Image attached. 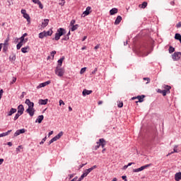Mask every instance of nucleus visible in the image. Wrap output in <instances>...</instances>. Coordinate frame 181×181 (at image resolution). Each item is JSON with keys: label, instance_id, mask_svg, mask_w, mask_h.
I'll use <instances>...</instances> for the list:
<instances>
[{"label": "nucleus", "instance_id": "f257e3e1", "mask_svg": "<svg viewBox=\"0 0 181 181\" xmlns=\"http://www.w3.org/2000/svg\"><path fill=\"white\" fill-rule=\"evenodd\" d=\"M55 74L58 76V77H63V76H64V68L57 66L55 69Z\"/></svg>", "mask_w": 181, "mask_h": 181}, {"label": "nucleus", "instance_id": "f03ea898", "mask_svg": "<svg viewBox=\"0 0 181 181\" xmlns=\"http://www.w3.org/2000/svg\"><path fill=\"white\" fill-rule=\"evenodd\" d=\"M151 165L152 164H147V165H143L139 168L134 169L133 172H134L135 173L138 172H142V170H144V169H148V168H149Z\"/></svg>", "mask_w": 181, "mask_h": 181}, {"label": "nucleus", "instance_id": "7ed1b4c3", "mask_svg": "<svg viewBox=\"0 0 181 181\" xmlns=\"http://www.w3.org/2000/svg\"><path fill=\"white\" fill-rule=\"evenodd\" d=\"M92 12L91 11V7L90 6H88L86 8V10L85 11H83V14H82V18H86V16H88V15L90 14Z\"/></svg>", "mask_w": 181, "mask_h": 181}, {"label": "nucleus", "instance_id": "20e7f679", "mask_svg": "<svg viewBox=\"0 0 181 181\" xmlns=\"http://www.w3.org/2000/svg\"><path fill=\"white\" fill-rule=\"evenodd\" d=\"M181 57V52H176L173 54V60H175V62H177V60H180Z\"/></svg>", "mask_w": 181, "mask_h": 181}, {"label": "nucleus", "instance_id": "39448f33", "mask_svg": "<svg viewBox=\"0 0 181 181\" xmlns=\"http://www.w3.org/2000/svg\"><path fill=\"white\" fill-rule=\"evenodd\" d=\"M136 98L139 100V103H144V99L145 98V95H138L137 97H133L132 98V100H136Z\"/></svg>", "mask_w": 181, "mask_h": 181}, {"label": "nucleus", "instance_id": "423d86ee", "mask_svg": "<svg viewBox=\"0 0 181 181\" xmlns=\"http://www.w3.org/2000/svg\"><path fill=\"white\" fill-rule=\"evenodd\" d=\"M24 111L25 107H23V105H19L18 106V113L20 114V115H22Z\"/></svg>", "mask_w": 181, "mask_h": 181}, {"label": "nucleus", "instance_id": "0eeeda50", "mask_svg": "<svg viewBox=\"0 0 181 181\" xmlns=\"http://www.w3.org/2000/svg\"><path fill=\"white\" fill-rule=\"evenodd\" d=\"M25 104H27L28 108H33V107H35V103H33V102H31L29 99L25 100Z\"/></svg>", "mask_w": 181, "mask_h": 181}, {"label": "nucleus", "instance_id": "6e6552de", "mask_svg": "<svg viewBox=\"0 0 181 181\" xmlns=\"http://www.w3.org/2000/svg\"><path fill=\"white\" fill-rule=\"evenodd\" d=\"M25 132H26V129H18L15 132L14 136H18L21 135V134H25Z\"/></svg>", "mask_w": 181, "mask_h": 181}, {"label": "nucleus", "instance_id": "1a4fd4ad", "mask_svg": "<svg viewBox=\"0 0 181 181\" xmlns=\"http://www.w3.org/2000/svg\"><path fill=\"white\" fill-rule=\"evenodd\" d=\"M26 112H28V114H29V115L30 117H33V115H35V109L34 108H28L26 110Z\"/></svg>", "mask_w": 181, "mask_h": 181}, {"label": "nucleus", "instance_id": "9d476101", "mask_svg": "<svg viewBox=\"0 0 181 181\" xmlns=\"http://www.w3.org/2000/svg\"><path fill=\"white\" fill-rule=\"evenodd\" d=\"M50 83H52L50 81H47L46 82L42 83H40L37 88H42V87H46V86H49V84H50Z\"/></svg>", "mask_w": 181, "mask_h": 181}, {"label": "nucleus", "instance_id": "9b49d317", "mask_svg": "<svg viewBox=\"0 0 181 181\" xmlns=\"http://www.w3.org/2000/svg\"><path fill=\"white\" fill-rule=\"evenodd\" d=\"M57 33H58L61 36H63L64 35H66V30H64V28H60L57 30Z\"/></svg>", "mask_w": 181, "mask_h": 181}, {"label": "nucleus", "instance_id": "f8f14e48", "mask_svg": "<svg viewBox=\"0 0 181 181\" xmlns=\"http://www.w3.org/2000/svg\"><path fill=\"white\" fill-rule=\"evenodd\" d=\"M93 93V90H88L87 89H84L82 92V95L83 97H86V95H90V94Z\"/></svg>", "mask_w": 181, "mask_h": 181}, {"label": "nucleus", "instance_id": "ddd939ff", "mask_svg": "<svg viewBox=\"0 0 181 181\" xmlns=\"http://www.w3.org/2000/svg\"><path fill=\"white\" fill-rule=\"evenodd\" d=\"M174 179L175 181H180L181 180V172L175 173Z\"/></svg>", "mask_w": 181, "mask_h": 181}, {"label": "nucleus", "instance_id": "4468645a", "mask_svg": "<svg viewBox=\"0 0 181 181\" xmlns=\"http://www.w3.org/2000/svg\"><path fill=\"white\" fill-rule=\"evenodd\" d=\"M164 91H166L168 94H170V90L172 89V86L168 85H164Z\"/></svg>", "mask_w": 181, "mask_h": 181}, {"label": "nucleus", "instance_id": "2eb2a0df", "mask_svg": "<svg viewBox=\"0 0 181 181\" xmlns=\"http://www.w3.org/2000/svg\"><path fill=\"white\" fill-rule=\"evenodd\" d=\"M98 143H99V145H100V146H102V148H104V146H105V144H106L105 139H100Z\"/></svg>", "mask_w": 181, "mask_h": 181}, {"label": "nucleus", "instance_id": "dca6fc26", "mask_svg": "<svg viewBox=\"0 0 181 181\" xmlns=\"http://www.w3.org/2000/svg\"><path fill=\"white\" fill-rule=\"evenodd\" d=\"M17 111H18V110H16V108L12 107L10 110V111L8 112V117L12 116V115L15 114Z\"/></svg>", "mask_w": 181, "mask_h": 181}, {"label": "nucleus", "instance_id": "f3484780", "mask_svg": "<svg viewBox=\"0 0 181 181\" xmlns=\"http://www.w3.org/2000/svg\"><path fill=\"white\" fill-rule=\"evenodd\" d=\"M121 21H122V17H121V16H118L115 21V25H119V23H121Z\"/></svg>", "mask_w": 181, "mask_h": 181}, {"label": "nucleus", "instance_id": "a211bd4d", "mask_svg": "<svg viewBox=\"0 0 181 181\" xmlns=\"http://www.w3.org/2000/svg\"><path fill=\"white\" fill-rule=\"evenodd\" d=\"M45 117L43 115H40L35 120V122H38V124H42V122L43 121V119Z\"/></svg>", "mask_w": 181, "mask_h": 181}, {"label": "nucleus", "instance_id": "6ab92c4d", "mask_svg": "<svg viewBox=\"0 0 181 181\" xmlns=\"http://www.w3.org/2000/svg\"><path fill=\"white\" fill-rule=\"evenodd\" d=\"M49 101V100L45 99H40L39 100V104H40V105H46V104H47V102Z\"/></svg>", "mask_w": 181, "mask_h": 181}, {"label": "nucleus", "instance_id": "aec40b11", "mask_svg": "<svg viewBox=\"0 0 181 181\" xmlns=\"http://www.w3.org/2000/svg\"><path fill=\"white\" fill-rule=\"evenodd\" d=\"M25 43H26L24 41H20L18 45H16L17 47V50H20L21 47H22L23 46V45H25Z\"/></svg>", "mask_w": 181, "mask_h": 181}, {"label": "nucleus", "instance_id": "412c9836", "mask_svg": "<svg viewBox=\"0 0 181 181\" xmlns=\"http://www.w3.org/2000/svg\"><path fill=\"white\" fill-rule=\"evenodd\" d=\"M148 6V2L144 1L141 4L139 5V8H141V9H145Z\"/></svg>", "mask_w": 181, "mask_h": 181}, {"label": "nucleus", "instance_id": "4be33fe9", "mask_svg": "<svg viewBox=\"0 0 181 181\" xmlns=\"http://www.w3.org/2000/svg\"><path fill=\"white\" fill-rule=\"evenodd\" d=\"M115 13H118V8H113L110 11V15H115Z\"/></svg>", "mask_w": 181, "mask_h": 181}, {"label": "nucleus", "instance_id": "5701e85b", "mask_svg": "<svg viewBox=\"0 0 181 181\" xmlns=\"http://www.w3.org/2000/svg\"><path fill=\"white\" fill-rule=\"evenodd\" d=\"M23 18L27 20V22H28V23H30V16H29V14H28L27 13H25L23 15Z\"/></svg>", "mask_w": 181, "mask_h": 181}, {"label": "nucleus", "instance_id": "b1692460", "mask_svg": "<svg viewBox=\"0 0 181 181\" xmlns=\"http://www.w3.org/2000/svg\"><path fill=\"white\" fill-rule=\"evenodd\" d=\"M49 25V19H45L44 21L42 23V27L46 28Z\"/></svg>", "mask_w": 181, "mask_h": 181}, {"label": "nucleus", "instance_id": "393cba45", "mask_svg": "<svg viewBox=\"0 0 181 181\" xmlns=\"http://www.w3.org/2000/svg\"><path fill=\"white\" fill-rule=\"evenodd\" d=\"M70 31H69V33L62 39V40H64V41H67L70 39Z\"/></svg>", "mask_w": 181, "mask_h": 181}, {"label": "nucleus", "instance_id": "a878e982", "mask_svg": "<svg viewBox=\"0 0 181 181\" xmlns=\"http://www.w3.org/2000/svg\"><path fill=\"white\" fill-rule=\"evenodd\" d=\"M64 60V57H63L62 58L59 59L58 60V65L57 67H62V65L63 64V61Z\"/></svg>", "mask_w": 181, "mask_h": 181}, {"label": "nucleus", "instance_id": "bb28decb", "mask_svg": "<svg viewBox=\"0 0 181 181\" xmlns=\"http://www.w3.org/2000/svg\"><path fill=\"white\" fill-rule=\"evenodd\" d=\"M10 62H15L16 60V55L15 54H13L9 57Z\"/></svg>", "mask_w": 181, "mask_h": 181}, {"label": "nucleus", "instance_id": "cd10ccee", "mask_svg": "<svg viewBox=\"0 0 181 181\" xmlns=\"http://www.w3.org/2000/svg\"><path fill=\"white\" fill-rule=\"evenodd\" d=\"M11 132H12V130H8L7 132L0 134V138L2 136H6L9 135V134H11Z\"/></svg>", "mask_w": 181, "mask_h": 181}, {"label": "nucleus", "instance_id": "c85d7f7f", "mask_svg": "<svg viewBox=\"0 0 181 181\" xmlns=\"http://www.w3.org/2000/svg\"><path fill=\"white\" fill-rule=\"evenodd\" d=\"M28 50H29V46H26V47L21 48L22 53H28Z\"/></svg>", "mask_w": 181, "mask_h": 181}, {"label": "nucleus", "instance_id": "c756f323", "mask_svg": "<svg viewBox=\"0 0 181 181\" xmlns=\"http://www.w3.org/2000/svg\"><path fill=\"white\" fill-rule=\"evenodd\" d=\"M179 152V150L177 149V146H175L173 148V151L169 153V155H172L173 153H177Z\"/></svg>", "mask_w": 181, "mask_h": 181}, {"label": "nucleus", "instance_id": "7c9ffc66", "mask_svg": "<svg viewBox=\"0 0 181 181\" xmlns=\"http://www.w3.org/2000/svg\"><path fill=\"white\" fill-rule=\"evenodd\" d=\"M40 39H43L44 37H46V31H43L42 33H40L39 34Z\"/></svg>", "mask_w": 181, "mask_h": 181}, {"label": "nucleus", "instance_id": "2f4dec72", "mask_svg": "<svg viewBox=\"0 0 181 181\" xmlns=\"http://www.w3.org/2000/svg\"><path fill=\"white\" fill-rule=\"evenodd\" d=\"M2 46H9V37L5 40L4 43H2Z\"/></svg>", "mask_w": 181, "mask_h": 181}, {"label": "nucleus", "instance_id": "473e14b6", "mask_svg": "<svg viewBox=\"0 0 181 181\" xmlns=\"http://www.w3.org/2000/svg\"><path fill=\"white\" fill-rule=\"evenodd\" d=\"M175 39H176V40H180V43H181V35L179 33H176L175 35Z\"/></svg>", "mask_w": 181, "mask_h": 181}, {"label": "nucleus", "instance_id": "72a5a7b5", "mask_svg": "<svg viewBox=\"0 0 181 181\" xmlns=\"http://www.w3.org/2000/svg\"><path fill=\"white\" fill-rule=\"evenodd\" d=\"M60 37H62V36L57 33L54 38H53L52 40H60Z\"/></svg>", "mask_w": 181, "mask_h": 181}, {"label": "nucleus", "instance_id": "f704fd0d", "mask_svg": "<svg viewBox=\"0 0 181 181\" xmlns=\"http://www.w3.org/2000/svg\"><path fill=\"white\" fill-rule=\"evenodd\" d=\"M158 93H160V94H163V97H165L166 94H168V92H166V90H158Z\"/></svg>", "mask_w": 181, "mask_h": 181}, {"label": "nucleus", "instance_id": "c9c22d12", "mask_svg": "<svg viewBox=\"0 0 181 181\" xmlns=\"http://www.w3.org/2000/svg\"><path fill=\"white\" fill-rule=\"evenodd\" d=\"M52 35H53L52 30L45 31V37L47 36H52Z\"/></svg>", "mask_w": 181, "mask_h": 181}, {"label": "nucleus", "instance_id": "e433bc0d", "mask_svg": "<svg viewBox=\"0 0 181 181\" xmlns=\"http://www.w3.org/2000/svg\"><path fill=\"white\" fill-rule=\"evenodd\" d=\"M78 28V25H72V28H71V32H74V30H77Z\"/></svg>", "mask_w": 181, "mask_h": 181}, {"label": "nucleus", "instance_id": "4c0bfd02", "mask_svg": "<svg viewBox=\"0 0 181 181\" xmlns=\"http://www.w3.org/2000/svg\"><path fill=\"white\" fill-rule=\"evenodd\" d=\"M57 139H60L62 136H63V132H60L57 136H55Z\"/></svg>", "mask_w": 181, "mask_h": 181}, {"label": "nucleus", "instance_id": "58836bf2", "mask_svg": "<svg viewBox=\"0 0 181 181\" xmlns=\"http://www.w3.org/2000/svg\"><path fill=\"white\" fill-rule=\"evenodd\" d=\"M18 39L21 42H28V38H24V37H23V35Z\"/></svg>", "mask_w": 181, "mask_h": 181}, {"label": "nucleus", "instance_id": "ea45409f", "mask_svg": "<svg viewBox=\"0 0 181 181\" xmlns=\"http://www.w3.org/2000/svg\"><path fill=\"white\" fill-rule=\"evenodd\" d=\"M169 53H173L175 52V47L170 46L168 49Z\"/></svg>", "mask_w": 181, "mask_h": 181}, {"label": "nucleus", "instance_id": "a19ab883", "mask_svg": "<svg viewBox=\"0 0 181 181\" xmlns=\"http://www.w3.org/2000/svg\"><path fill=\"white\" fill-rule=\"evenodd\" d=\"M21 115H21V113H16V115H15V117H14V121H16V119H18V118H19V117H21Z\"/></svg>", "mask_w": 181, "mask_h": 181}, {"label": "nucleus", "instance_id": "79ce46f5", "mask_svg": "<svg viewBox=\"0 0 181 181\" xmlns=\"http://www.w3.org/2000/svg\"><path fill=\"white\" fill-rule=\"evenodd\" d=\"M117 107L119 108H122V107H124V103L123 102H119V103L117 104Z\"/></svg>", "mask_w": 181, "mask_h": 181}, {"label": "nucleus", "instance_id": "37998d69", "mask_svg": "<svg viewBox=\"0 0 181 181\" xmlns=\"http://www.w3.org/2000/svg\"><path fill=\"white\" fill-rule=\"evenodd\" d=\"M86 70H87V68H86V67L82 68V69H81L80 74H84V73H86Z\"/></svg>", "mask_w": 181, "mask_h": 181}, {"label": "nucleus", "instance_id": "c03bdc74", "mask_svg": "<svg viewBox=\"0 0 181 181\" xmlns=\"http://www.w3.org/2000/svg\"><path fill=\"white\" fill-rule=\"evenodd\" d=\"M3 52L4 53L8 52V45H4V47H3Z\"/></svg>", "mask_w": 181, "mask_h": 181}, {"label": "nucleus", "instance_id": "a18cd8bd", "mask_svg": "<svg viewBox=\"0 0 181 181\" xmlns=\"http://www.w3.org/2000/svg\"><path fill=\"white\" fill-rule=\"evenodd\" d=\"M46 139H47V136H45L44 139H42V140L40 143V145H43V144H45V142H46Z\"/></svg>", "mask_w": 181, "mask_h": 181}, {"label": "nucleus", "instance_id": "49530a36", "mask_svg": "<svg viewBox=\"0 0 181 181\" xmlns=\"http://www.w3.org/2000/svg\"><path fill=\"white\" fill-rule=\"evenodd\" d=\"M143 80H144L146 82V84H149V83H151V78H144Z\"/></svg>", "mask_w": 181, "mask_h": 181}, {"label": "nucleus", "instance_id": "de8ad7c7", "mask_svg": "<svg viewBox=\"0 0 181 181\" xmlns=\"http://www.w3.org/2000/svg\"><path fill=\"white\" fill-rule=\"evenodd\" d=\"M38 6H39V8H40V9H43V4H42V2H39V3H37V4Z\"/></svg>", "mask_w": 181, "mask_h": 181}, {"label": "nucleus", "instance_id": "09e8293b", "mask_svg": "<svg viewBox=\"0 0 181 181\" xmlns=\"http://www.w3.org/2000/svg\"><path fill=\"white\" fill-rule=\"evenodd\" d=\"M14 83H16V77H13V80L10 83V84H14Z\"/></svg>", "mask_w": 181, "mask_h": 181}, {"label": "nucleus", "instance_id": "8fccbe9b", "mask_svg": "<svg viewBox=\"0 0 181 181\" xmlns=\"http://www.w3.org/2000/svg\"><path fill=\"white\" fill-rule=\"evenodd\" d=\"M90 172L91 171H90V168H89V169L85 170L83 173H85V174H86V175H88V173H90Z\"/></svg>", "mask_w": 181, "mask_h": 181}, {"label": "nucleus", "instance_id": "3c124183", "mask_svg": "<svg viewBox=\"0 0 181 181\" xmlns=\"http://www.w3.org/2000/svg\"><path fill=\"white\" fill-rule=\"evenodd\" d=\"M75 23H76V20H72L70 23V26H74Z\"/></svg>", "mask_w": 181, "mask_h": 181}, {"label": "nucleus", "instance_id": "603ef678", "mask_svg": "<svg viewBox=\"0 0 181 181\" xmlns=\"http://www.w3.org/2000/svg\"><path fill=\"white\" fill-rule=\"evenodd\" d=\"M100 146H100V143L97 142V145L95 146V151H97V149H98V148H100Z\"/></svg>", "mask_w": 181, "mask_h": 181}, {"label": "nucleus", "instance_id": "864d4df0", "mask_svg": "<svg viewBox=\"0 0 181 181\" xmlns=\"http://www.w3.org/2000/svg\"><path fill=\"white\" fill-rule=\"evenodd\" d=\"M2 94H4V90L1 89L0 90V100L2 98Z\"/></svg>", "mask_w": 181, "mask_h": 181}, {"label": "nucleus", "instance_id": "5fc2aeb1", "mask_svg": "<svg viewBox=\"0 0 181 181\" xmlns=\"http://www.w3.org/2000/svg\"><path fill=\"white\" fill-rule=\"evenodd\" d=\"M96 168H97V165H93V167H91L89 169L90 170V172H91L92 170H94V169H96Z\"/></svg>", "mask_w": 181, "mask_h": 181}, {"label": "nucleus", "instance_id": "6e6d98bb", "mask_svg": "<svg viewBox=\"0 0 181 181\" xmlns=\"http://www.w3.org/2000/svg\"><path fill=\"white\" fill-rule=\"evenodd\" d=\"M56 54V51H52V52H51V56L52 57H54V55Z\"/></svg>", "mask_w": 181, "mask_h": 181}, {"label": "nucleus", "instance_id": "4d7b16f0", "mask_svg": "<svg viewBox=\"0 0 181 181\" xmlns=\"http://www.w3.org/2000/svg\"><path fill=\"white\" fill-rule=\"evenodd\" d=\"M64 104H65V103H64V102L63 101V100H59V105H64Z\"/></svg>", "mask_w": 181, "mask_h": 181}, {"label": "nucleus", "instance_id": "13d9d810", "mask_svg": "<svg viewBox=\"0 0 181 181\" xmlns=\"http://www.w3.org/2000/svg\"><path fill=\"white\" fill-rule=\"evenodd\" d=\"M21 13H22V15H25V13H26V11L25 10V9H22L21 10Z\"/></svg>", "mask_w": 181, "mask_h": 181}, {"label": "nucleus", "instance_id": "bf43d9fd", "mask_svg": "<svg viewBox=\"0 0 181 181\" xmlns=\"http://www.w3.org/2000/svg\"><path fill=\"white\" fill-rule=\"evenodd\" d=\"M95 50H97L98 49H100V44H98L95 47H94Z\"/></svg>", "mask_w": 181, "mask_h": 181}, {"label": "nucleus", "instance_id": "052dcab7", "mask_svg": "<svg viewBox=\"0 0 181 181\" xmlns=\"http://www.w3.org/2000/svg\"><path fill=\"white\" fill-rule=\"evenodd\" d=\"M34 4H37L40 1V0H32Z\"/></svg>", "mask_w": 181, "mask_h": 181}, {"label": "nucleus", "instance_id": "680f3d73", "mask_svg": "<svg viewBox=\"0 0 181 181\" xmlns=\"http://www.w3.org/2000/svg\"><path fill=\"white\" fill-rule=\"evenodd\" d=\"M177 28H181V22H179L177 25H176Z\"/></svg>", "mask_w": 181, "mask_h": 181}, {"label": "nucleus", "instance_id": "e2e57ef3", "mask_svg": "<svg viewBox=\"0 0 181 181\" xmlns=\"http://www.w3.org/2000/svg\"><path fill=\"white\" fill-rule=\"evenodd\" d=\"M95 73H97V68H95L94 71H92V74H95Z\"/></svg>", "mask_w": 181, "mask_h": 181}, {"label": "nucleus", "instance_id": "0e129e2a", "mask_svg": "<svg viewBox=\"0 0 181 181\" xmlns=\"http://www.w3.org/2000/svg\"><path fill=\"white\" fill-rule=\"evenodd\" d=\"M52 139H53L54 142H55V141H57V139H59L55 136L54 138H52Z\"/></svg>", "mask_w": 181, "mask_h": 181}, {"label": "nucleus", "instance_id": "69168bd1", "mask_svg": "<svg viewBox=\"0 0 181 181\" xmlns=\"http://www.w3.org/2000/svg\"><path fill=\"white\" fill-rule=\"evenodd\" d=\"M51 135H53V131H51L50 132H49L48 136H50Z\"/></svg>", "mask_w": 181, "mask_h": 181}, {"label": "nucleus", "instance_id": "338daca9", "mask_svg": "<svg viewBox=\"0 0 181 181\" xmlns=\"http://www.w3.org/2000/svg\"><path fill=\"white\" fill-rule=\"evenodd\" d=\"M84 177H86V175L83 173V174L81 175V179H84Z\"/></svg>", "mask_w": 181, "mask_h": 181}, {"label": "nucleus", "instance_id": "774afa93", "mask_svg": "<svg viewBox=\"0 0 181 181\" xmlns=\"http://www.w3.org/2000/svg\"><path fill=\"white\" fill-rule=\"evenodd\" d=\"M170 5H172L173 6H175V1H170Z\"/></svg>", "mask_w": 181, "mask_h": 181}]
</instances>
